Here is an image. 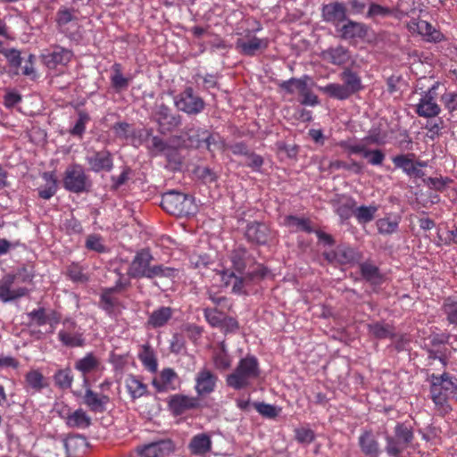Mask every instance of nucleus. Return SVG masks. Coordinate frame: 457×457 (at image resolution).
Segmentation results:
<instances>
[{
  "label": "nucleus",
  "mask_w": 457,
  "mask_h": 457,
  "mask_svg": "<svg viewBox=\"0 0 457 457\" xmlns=\"http://www.w3.org/2000/svg\"><path fill=\"white\" fill-rule=\"evenodd\" d=\"M112 84L116 89H124L129 86V79L125 78L120 72V65L114 64L113 74L111 78Z\"/></svg>",
  "instance_id": "obj_47"
},
{
  "label": "nucleus",
  "mask_w": 457,
  "mask_h": 457,
  "mask_svg": "<svg viewBox=\"0 0 457 457\" xmlns=\"http://www.w3.org/2000/svg\"><path fill=\"white\" fill-rule=\"evenodd\" d=\"M152 260L153 256L148 250L137 252L128 270L129 276L134 278H146Z\"/></svg>",
  "instance_id": "obj_11"
},
{
  "label": "nucleus",
  "mask_w": 457,
  "mask_h": 457,
  "mask_svg": "<svg viewBox=\"0 0 457 457\" xmlns=\"http://www.w3.org/2000/svg\"><path fill=\"white\" fill-rule=\"evenodd\" d=\"M246 251L243 248H238L233 251L231 254V263L234 269V272L237 273V275L246 274Z\"/></svg>",
  "instance_id": "obj_38"
},
{
  "label": "nucleus",
  "mask_w": 457,
  "mask_h": 457,
  "mask_svg": "<svg viewBox=\"0 0 457 457\" xmlns=\"http://www.w3.org/2000/svg\"><path fill=\"white\" fill-rule=\"evenodd\" d=\"M295 438L299 443L310 444L314 440V432L307 428H299L295 430Z\"/></svg>",
  "instance_id": "obj_55"
},
{
  "label": "nucleus",
  "mask_w": 457,
  "mask_h": 457,
  "mask_svg": "<svg viewBox=\"0 0 457 457\" xmlns=\"http://www.w3.org/2000/svg\"><path fill=\"white\" fill-rule=\"evenodd\" d=\"M100 366V360L92 353H87L75 363L76 370L80 371L84 375V378H87V374L98 370Z\"/></svg>",
  "instance_id": "obj_29"
},
{
  "label": "nucleus",
  "mask_w": 457,
  "mask_h": 457,
  "mask_svg": "<svg viewBox=\"0 0 457 457\" xmlns=\"http://www.w3.org/2000/svg\"><path fill=\"white\" fill-rule=\"evenodd\" d=\"M62 328L58 332L59 341L67 347H79L84 345L83 333L72 320L66 319Z\"/></svg>",
  "instance_id": "obj_7"
},
{
  "label": "nucleus",
  "mask_w": 457,
  "mask_h": 457,
  "mask_svg": "<svg viewBox=\"0 0 457 457\" xmlns=\"http://www.w3.org/2000/svg\"><path fill=\"white\" fill-rule=\"evenodd\" d=\"M63 185L71 192L80 193L87 190L90 187V181L83 168L79 164H73L65 170Z\"/></svg>",
  "instance_id": "obj_6"
},
{
  "label": "nucleus",
  "mask_w": 457,
  "mask_h": 457,
  "mask_svg": "<svg viewBox=\"0 0 457 457\" xmlns=\"http://www.w3.org/2000/svg\"><path fill=\"white\" fill-rule=\"evenodd\" d=\"M219 328H220L224 333H233L237 330L238 323L231 317H224Z\"/></svg>",
  "instance_id": "obj_63"
},
{
  "label": "nucleus",
  "mask_w": 457,
  "mask_h": 457,
  "mask_svg": "<svg viewBox=\"0 0 457 457\" xmlns=\"http://www.w3.org/2000/svg\"><path fill=\"white\" fill-rule=\"evenodd\" d=\"M176 273L177 270L175 269L164 265H154L150 266L146 278H173L175 277Z\"/></svg>",
  "instance_id": "obj_43"
},
{
  "label": "nucleus",
  "mask_w": 457,
  "mask_h": 457,
  "mask_svg": "<svg viewBox=\"0 0 457 457\" xmlns=\"http://www.w3.org/2000/svg\"><path fill=\"white\" fill-rule=\"evenodd\" d=\"M75 18L73 12L67 8L61 9L57 13V23L60 27H64Z\"/></svg>",
  "instance_id": "obj_60"
},
{
  "label": "nucleus",
  "mask_w": 457,
  "mask_h": 457,
  "mask_svg": "<svg viewBox=\"0 0 457 457\" xmlns=\"http://www.w3.org/2000/svg\"><path fill=\"white\" fill-rule=\"evenodd\" d=\"M369 329L370 332L378 338H386L393 334L389 326L378 322L369 325Z\"/></svg>",
  "instance_id": "obj_49"
},
{
  "label": "nucleus",
  "mask_w": 457,
  "mask_h": 457,
  "mask_svg": "<svg viewBox=\"0 0 457 457\" xmlns=\"http://www.w3.org/2000/svg\"><path fill=\"white\" fill-rule=\"evenodd\" d=\"M204 317L211 326L218 328L224 319L223 314L218 312L216 309H205Z\"/></svg>",
  "instance_id": "obj_54"
},
{
  "label": "nucleus",
  "mask_w": 457,
  "mask_h": 457,
  "mask_svg": "<svg viewBox=\"0 0 457 457\" xmlns=\"http://www.w3.org/2000/svg\"><path fill=\"white\" fill-rule=\"evenodd\" d=\"M4 55L11 66L18 68L21 64V53L15 49L4 51Z\"/></svg>",
  "instance_id": "obj_61"
},
{
  "label": "nucleus",
  "mask_w": 457,
  "mask_h": 457,
  "mask_svg": "<svg viewBox=\"0 0 457 457\" xmlns=\"http://www.w3.org/2000/svg\"><path fill=\"white\" fill-rule=\"evenodd\" d=\"M25 381L27 386L35 392H39L46 386L43 374L37 370L29 371L25 376Z\"/></svg>",
  "instance_id": "obj_37"
},
{
  "label": "nucleus",
  "mask_w": 457,
  "mask_h": 457,
  "mask_svg": "<svg viewBox=\"0 0 457 457\" xmlns=\"http://www.w3.org/2000/svg\"><path fill=\"white\" fill-rule=\"evenodd\" d=\"M377 212L378 207L376 205H362L356 208L354 211V216L360 223H368L374 219Z\"/></svg>",
  "instance_id": "obj_40"
},
{
  "label": "nucleus",
  "mask_w": 457,
  "mask_h": 457,
  "mask_svg": "<svg viewBox=\"0 0 457 457\" xmlns=\"http://www.w3.org/2000/svg\"><path fill=\"white\" fill-rule=\"evenodd\" d=\"M174 451L173 442L170 439L153 442L139 449L143 457H164Z\"/></svg>",
  "instance_id": "obj_19"
},
{
  "label": "nucleus",
  "mask_w": 457,
  "mask_h": 457,
  "mask_svg": "<svg viewBox=\"0 0 457 457\" xmlns=\"http://www.w3.org/2000/svg\"><path fill=\"white\" fill-rule=\"evenodd\" d=\"M245 236L252 242L264 245L270 237V230L266 224L254 222L247 226Z\"/></svg>",
  "instance_id": "obj_24"
},
{
  "label": "nucleus",
  "mask_w": 457,
  "mask_h": 457,
  "mask_svg": "<svg viewBox=\"0 0 457 457\" xmlns=\"http://www.w3.org/2000/svg\"><path fill=\"white\" fill-rule=\"evenodd\" d=\"M66 423L71 428H86L91 423V418L82 409H78L66 418Z\"/></svg>",
  "instance_id": "obj_33"
},
{
  "label": "nucleus",
  "mask_w": 457,
  "mask_h": 457,
  "mask_svg": "<svg viewBox=\"0 0 457 457\" xmlns=\"http://www.w3.org/2000/svg\"><path fill=\"white\" fill-rule=\"evenodd\" d=\"M44 63L49 69H54L58 65H66L72 58V53L63 47L56 46L53 51L42 55Z\"/></svg>",
  "instance_id": "obj_21"
},
{
  "label": "nucleus",
  "mask_w": 457,
  "mask_h": 457,
  "mask_svg": "<svg viewBox=\"0 0 457 457\" xmlns=\"http://www.w3.org/2000/svg\"><path fill=\"white\" fill-rule=\"evenodd\" d=\"M395 436L398 441L403 443V445H407L412 439V432L411 430L403 424H398L395 427Z\"/></svg>",
  "instance_id": "obj_53"
},
{
  "label": "nucleus",
  "mask_w": 457,
  "mask_h": 457,
  "mask_svg": "<svg viewBox=\"0 0 457 457\" xmlns=\"http://www.w3.org/2000/svg\"><path fill=\"white\" fill-rule=\"evenodd\" d=\"M340 32L344 38L351 39L364 37L366 30L362 24L349 21L341 28Z\"/></svg>",
  "instance_id": "obj_36"
},
{
  "label": "nucleus",
  "mask_w": 457,
  "mask_h": 457,
  "mask_svg": "<svg viewBox=\"0 0 457 457\" xmlns=\"http://www.w3.org/2000/svg\"><path fill=\"white\" fill-rule=\"evenodd\" d=\"M395 166L401 169L409 177L421 178L423 172L420 170L426 167V162L414 161L413 154H400L392 159Z\"/></svg>",
  "instance_id": "obj_12"
},
{
  "label": "nucleus",
  "mask_w": 457,
  "mask_h": 457,
  "mask_svg": "<svg viewBox=\"0 0 457 457\" xmlns=\"http://www.w3.org/2000/svg\"><path fill=\"white\" fill-rule=\"evenodd\" d=\"M217 377L209 370L203 369L195 376V389L198 395H209L214 391Z\"/></svg>",
  "instance_id": "obj_20"
},
{
  "label": "nucleus",
  "mask_w": 457,
  "mask_h": 457,
  "mask_svg": "<svg viewBox=\"0 0 457 457\" xmlns=\"http://www.w3.org/2000/svg\"><path fill=\"white\" fill-rule=\"evenodd\" d=\"M322 16L324 21L337 25L346 19V9L343 4L331 3L323 6Z\"/></svg>",
  "instance_id": "obj_25"
},
{
  "label": "nucleus",
  "mask_w": 457,
  "mask_h": 457,
  "mask_svg": "<svg viewBox=\"0 0 457 457\" xmlns=\"http://www.w3.org/2000/svg\"><path fill=\"white\" fill-rule=\"evenodd\" d=\"M115 290V287L106 288L101 295V306L106 312H112L116 303V300L112 296Z\"/></svg>",
  "instance_id": "obj_48"
},
{
  "label": "nucleus",
  "mask_w": 457,
  "mask_h": 457,
  "mask_svg": "<svg viewBox=\"0 0 457 457\" xmlns=\"http://www.w3.org/2000/svg\"><path fill=\"white\" fill-rule=\"evenodd\" d=\"M341 77L345 82L344 86L345 87L350 96L360 91L362 88L361 80L360 77L352 71L345 70L342 73Z\"/></svg>",
  "instance_id": "obj_35"
},
{
  "label": "nucleus",
  "mask_w": 457,
  "mask_h": 457,
  "mask_svg": "<svg viewBox=\"0 0 457 457\" xmlns=\"http://www.w3.org/2000/svg\"><path fill=\"white\" fill-rule=\"evenodd\" d=\"M269 46L268 38H260L255 36H248L238 38L236 47L245 55L253 56L258 52L265 50Z\"/></svg>",
  "instance_id": "obj_16"
},
{
  "label": "nucleus",
  "mask_w": 457,
  "mask_h": 457,
  "mask_svg": "<svg viewBox=\"0 0 457 457\" xmlns=\"http://www.w3.org/2000/svg\"><path fill=\"white\" fill-rule=\"evenodd\" d=\"M441 100L444 103L445 108L449 112H453L457 110V93H445L442 96Z\"/></svg>",
  "instance_id": "obj_58"
},
{
  "label": "nucleus",
  "mask_w": 457,
  "mask_h": 457,
  "mask_svg": "<svg viewBox=\"0 0 457 457\" xmlns=\"http://www.w3.org/2000/svg\"><path fill=\"white\" fill-rule=\"evenodd\" d=\"M319 89L330 97L339 100H345L350 96L345 87L341 84L330 83L324 87H320Z\"/></svg>",
  "instance_id": "obj_39"
},
{
  "label": "nucleus",
  "mask_w": 457,
  "mask_h": 457,
  "mask_svg": "<svg viewBox=\"0 0 457 457\" xmlns=\"http://www.w3.org/2000/svg\"><path fill=\"white\" fill-rule=\"evenodd\" d=\"M169 408L176 415H180L187 410L195 408L197 400L183 395H174L170 397Z\"/></svg>",
  "instance_id": "obj_23"
},
{
  "label": "nucleus",
  "mask_w": 457,
  "mask_h": 457,
  "mask_svg": "<svg viewBox=\"0 0 457 457\" xmlns=\"http://www.w3.org/2000/svg\"><path fill=\"white\" fill-rule=\"evenodd\" d=\"M341 147L347 150L349 154H360L362 155L366 145L364 143H353L351 141H341L338 144Z\"/></svg>",
  "instance_id": "obj_57"
},
{
  "label": "nucleus",
  "mask_w": 457,
  "mask_h": 457,
  "mask_svg": "<svg viewBox=\"0 0 457 457\" xmlns=\"http://www.w3.org/2000/svg\"><path fill=\"white\" fill-rule=\"evenodd\" d=\"M362 156L367 158L369 162L372 165H380L385 159V154L381 150H370L367 148V146L364 149Z\"/></svg>",
  "instance_id": "obj_51"
},
{
  "label": "nucleus",
  "mask_w": 457,
  "mask_h": 457,
  "mask_svg": "<svg viewBox=\"0 0 457 457\" xmlns=\"http://www.w3.org/2000/svg\"><path fill=\"white\" fill-rule=\"evenodd\" d=\"M325 258L333 263L352 264L360 260V253L347 245H338L336 250L324 253Z\"/></svg>",
  "instance_id": "obj_15"
},
{
  "label": "nucleus",
  "mask_w": 457,
  "mask_h": 457,
  "mask_svg": "<svg viewBox=\"0 0 457 457\" xmlns=\"http://www.w3.org/2000/svg\"><path fill=\"white\" fill-rule=\"evenodd\" d=\"M321 58L333 65H345L351 61V54L347 48L337 46L321 52Z\"/></svg>",
  "instance_id": "obj_22"
},
{
  "label": "nucleus",
  "mask_w": 457,
  "mask_h": 457,
  "mask_svg": "<svg viewBox=\"0 0 457 457\" xmlns=\"http://www.w3.org/2000/svg\"><path fill=\"white\" fill-rule=\"evenodd\" d=\"M231 358L225 349V345H221L220 350L215 353L213 356L215 368L220 370H228L231 365Z\"/></svg>",
  "instance_id": "obj_42"
},
{
  "label": "nucleus",
  "mask_w": 457,
  "mask_h": 457,
  "mask_svg": "<svg viewBox=\"0 0 457 457\" xmlns=\"http://www.w3.org/2000/svg\"><path fill=\"white\" fill-rule=\"evenodd\" d=\"M172 316V309L162 306L154 310L148 318V326L156 328L164 326Z\"/></svg>",
  "instance_id": "obj_28"
},
{
  "label": "nucleus",
  "mask_w": 457,
  "mask_h": 457,
  "mask_svg": "<svg viewBox=\"0 0 457 457\" xmlns=\"http://www.w3.org/2000/svg\"><path fill=\"white\" fill-rule=\"evenodd\" d=\"M86 247L88 250L97 253H104L106 251V247L103 244V239L98 235H89L86 240Z\"/></svg>",
  "instance_id": "obj_50"
},
{
  "label": "nucleus",
  "mask_w": 457,
  "mask_h": 457,
  "mask_svg": "<svg viewBox=\"0 0 457 457\" xmlns=\"http://www.w3.org/2000/svg\"><path fill=\"white\" fill-rule=\"evenodd\" d=\"M220 275L226 287L232 286V292L241 295L245 293V285L253 278L254 272L247 271L246 274L237 275L234 271L224 270Z\"/></svg>",
  "instance_id": "obj_13"
},
{
  "label": "nucleus",
  "mask_w": 457,
  "mask_h": 457,
  "mask_svg": "<svg viewBox=\"0 0 457 457\" xmlns=\"http://www.w3.org/2000/svg\"><path fill=\"white\" fill-rule=\"evenodd\" d=\"M152 385L158 393L175 391L180 386V379L171 368H164L153 378Z\"/></svg>",
  "instance_id": "obj_10"
},
{
  "label": "nucleus",
  "mask_w": 457,
  "mask_h": 457,
  "mask_svg": "<svg viewBox=\"0 0 457 457\" xmlns=\"http://www.w3.org/2000/svg\"><path fill=\"white\" fill-rule=\"evenodd\" d=\"M361 271L362 276L369 281L372 283H378L380 280V276L378 272V269L373 264L364 262L361 265Z\"/></svg>",
  "instance_id": "obj_46"
},
{
  "label": "nucleus",
  "mask_w": 457,
  "mask_h": 457,
  "mask_svg": "<svg viewBox=\"0 0 457 457\" xmlns=\"http://www.w3.org/2000/svg\"><path fill=\"white\" fill-rule=\"evenodd\" d=\"M406 445H403L397 439L387 438L386 452L392 456H397L404 448Z\"/></svg>",
  "instance_id": "obj_59"
},
{
  "label": "nucleus",
  "mask_w": 457,
  "mask_h": 457,
  "mask_svg": "<svg viewBox=\"0 0 457 457\" xmlns=\"http://www.w3.org/2000/svg\"><path fill=\"white\" fill-rule=\"evenodd\" d=\"M392 13V11L390 8L378 4H371L369 7V11L367 13V16L369 18H384L387 17Z\"/></svg>",
  "instance_id": "obj_52"
},
{
  "label": "nucleus",
  "mask_w": 457,
  "mask_h": 457,
  "mask_svg": "<svg viewBox=\"0 0 457 457\" xmlns=\"http://www.w3.org/2000/svg\"><path fill=\"white\" fill-rule=\"evenodd\" d=\"M408 28L412 32H417L428 42H440L444 35L435 29L430 23L423 20H412L408 23Z\"/></svg>",
  "instance_id": "obj_17"
},
{
  "label": "nucleus",
  "mask_w": 457,
  "mask_h": 457,
  "mask_svg": "<svg viewBox=\"0 0 457 457\" xmlns=\"http://www.w3.org/2000/svg\"><path fill=\"white\" fill-rule=\"evenodd\" d=\"M83 386L85 393L82 396L83 403L94 412H104L108 403H110V396L104 392L97 393L94 391L88 382L87 378H83Z\"/></svg>",
  "instance_id": "obj_8"
},
{
  "label": "nucleus",
  "mask_w": 457,
  "mask_h": 457,
  "mask_svg": "<svg viewBox=\"0 0 457 457\" xmlns=\"http://www.w3.org/2000/svg\"><path fill=\"white\" fill-rule=\"evenodd\" d=\"M161 204L167 212L178 216L189 215L195 210L193 198L177 191L163 194Z\"/></svg>",
  "instance_id": "obj_4"
},
{
  "label": "nucleus",
  "mask_w": 457,
  "mask_h": 457,
  "mask_svg": "<svg viewBox=\"0 0 457 457\" xmlns=\"http://www.w3.org/2000/svg\"><path fill=\"white\" fill-rule=\"evenodd\" d=\"M260 376L259 362L255 356L246 355L242 358L234 371L227 376L228 386L240 390L251 386L252 382Z\"/></svg>",
  "instance_id": "obj_2"
},
{
  "label": "nucleus",
  "mask_w": 457,
  "mask_h": 457,
  "mask_svg": "<svg viewBox=\"0 0 457 457\" xmlns=\"http://www.w3.org/2000/svg\"><path fill=\"white\" fill-rule=\"evenodd\" d=\"M256 409L262 415L268 418H274L278 415V410L275 406L267 403L256 404Z\"/></svg>",
  "instance_id": "obj_64"
},
{
  "label": "nucleus",
  "mask_w": 457,
  "mask_h": 457,
  "mask_svg": "<svg viewBox=\"0 0 457 457\" xmlns=\"http://www.w3.org/2000/svg\"><path fill=\"white\" fill-rule=\"evenodd\" d=\"M126 389L132 399L140 398L147 394V386L137 376L128 375L125 378Z\"/></svg>",
  "instance_id": "obj_27"
},
{
  "label": "nucleus",
  "mask_w": 457,
  "mask_h": 457,
  "mask_svg": "<svg viewBox=\"0 0 457 457\" xmlns=\"http://www.w3.org/2000/svg\"><path fill=\"white\" fill-rule=\"evenodd\" d=\"M189 261L191 265L197 269L206 267L211 263V258L206 253H193Z\"/></svg>",
  "instance_id": "obj_56"
},
{
  "label": "nucleus",
  "mask_w": 457,
  "mask_h": 457,
  "mask_svg": "<svg viewBox=\"0 0 457 457\" xmlns=\"http://www.w3.org/2000/svg\"><path fill=\"white\" fill-rule=\"evenodd\" d=\"M192 454L204 455L212 449L211 436L205 433H200L194 436L188 445Z\"/></svg>",
  "instance_id": "obj_26"
},
{
  "label": "nucleus",
  "mask_w": 457,
  "mask_h": 457,
  "mask_svg": "<svg viewBox=\"0 0 457 457\" xmlns=\"http://www.w3.org/2000/svg\"><path fill=\"white\" fill-rule=\"evenodd\" d=\"M442 308L448 322L457 326V301L450 297L446 298Z\"/></svg>",
  "instance_id": "obj_45"
},
{
  "label": "nucleus",
  "mask_w": 457,
  "mask_h": 457,
  "mask_svg": "<svg viewBox=\"0 0 457 457\" xmlns=\"http://www.w3.org/2000/svg\"><path fill=\"white\" fill-rule=\"evenodd\" d=\"M400 223V217L389 214L378 219L376 222L378 231L383 235H389L395 232Z\"/></svg>",
  "instance_id": "obj_32"
},
{
  "label": "nucleus",
  "mask_w": 457,
  "mask_h": 457,
  "mask_svg": "<svg viewBox=\"0 0 457 457\" xmlns=\"http://www.w3.org/2000/svg\"><path fill=\"white\" fill-rule=\"evenodd\" d=\"M54 378L55 385L62 389L70 388L73 381V376L70 369L58 370L54 374Z\"/></svg>",
  "instance_id": "obj_44"
},
{
  "label": "nucleus",
  "mask_w": 457,
  "mask_h": 457,
  "mask_svg": "<svg viewBox=\"0 0 457 457\" xmlns=\"http://www.w3.org/2000/svg\"><path fill=\"white\" fill-rule=\"evenodd\" d=\"M285 224L291 228H295V230L305 231L308 233L312 231L309 220L304 218L287 216L285 219Z\"/></svg>",
  "instance_id": "obj_41"
},
{
  "label": "nucleus",
  "mask_w": 457,
  "mask_h": 457,
  "mask_svg": "<svg viewBox=\"0 0 457 457\" xmlns=\"http://www.w3.org/2000/svg\"><path fill=\"white\" fill-rule=\"evenodd\" d=\"M154 118L162 133L170 132L180 124L179 117L172 114L170 110L163 104L156 107Z\"/></svg>",
  "instance_id": "obj_18"
},
{
  "label": "nucleus",
  "mask_w": 457,
  "mask_h": 457,
  "mask_svg": "<svg viewBox=\"0 0 457 457\" xmlns=\"http://www.w3.org/2000/svg\"><path fill=\"white\" fill-rule=\"evenodd\" d=\"M431 398L439 412L445 414L451 411L448 400L454 390L457 389V378L448 373L431 375L430 377Z\"/></svg>",
  "instance_id": "obj_1"
},
{
  "label": "nucleus",
  "mask_w": 457,
  "mask_h": 457,
  "mask_svg": "<svg viewBox=\"0 0 457 457\" xmlns=\"http://www.w3.org/2000/svg\"><path fill=\"white\" fill-rule=\"evenodd\" d=\"M25 271L22 270L14 275L8 274L0 280V300L2 302L8 303L28 294L29 290L26 287L14 286L16 281L30 282L32 280V275L22 274Z\"/></svg>",
  "instance_id": "obj_3"
},
{
  "label": "nucleus",
  "mask_w": 457,
  "mask_h": 457,
  "mask_svg": "<svg viewBox=\"0 0 457 457\" xmlns=\"http://www.w3.org/2000/svg\"><path fill=\"white\" fill-rule=\"evenodd\" d=\"M177 108L188 114H197L204 108V103L201 97L194 94L191 87L186 88L175 98Z\"/></svg>",
  "instance_id": "obj_9"
},
{
  "label": "nucleus",
  "mask_w": 457,
  "mask_h": 457,
  "mask_svg": "<svg viewBox=\"0 0 457 457\" xmlns=\"http://www.w3.org/2000/svg\"><path fill=\"white\" fill-rule=\"evenodd\" d=\"M86 161L95 172L110 171L113 166L112 155L107 150L99 152L88 150L86 154Z\"/></svg>",
  "instance_id": "obj_14"
},
{
  "label": "nucleus",
  "mask_w": 457,
  "mask_h": 457,
  "mask_svg": "<svg viewBox=\"0 0 457 457\" xmlns=\"http://www.w3.org/2000/svg\"><path fill=\"white\" fill-rule=\"evenodd\" d=\"M138 359L150 372L157 371L158 363L154 350L148 345H143L138 353Z\"/></svg>",
  "instance_id": "obj_30"
},
{
  "label": "nucleus",
  "mask_w": 457,
  "mask_h": 457,
  "mask_svg": "<svg viewBox=\"0 0 457 457\" xmlns=\"http://www.w3.org/2000/svg\"><path fill=\"white\" fill-rule=\"evenodd\" d=\"M309 79L310 78L307 76L301 79L293 78L288 80L283 81L280 87L288 93L293 94L295 91H297L302 96L303 93H306L308 89H310L308 87Z\"/></svg>",
  "instance_id": "obj_34"
},
{
  "label": "nucleus",
  "mask_w": 457,
  "mask_h": 457,
  "mask_svg": "<svg viewBox=\"0 0 457 457\" xmlns=\"http://www.w3.org/2000/svg\"><path fill=\"white\" fill-rule=\"evenodd\" d=\"M438 83H435L428 90L421 92L419 102L415 104V112L420 117L435 118L441 112L436 103Z\"/></svg>",
  "instance_id": "obj_5"
},
{
  "label": "nucleus",
  "mask_w": 457,
  "mask_h": 457,
  "mask_svg": "<svg viewBox=\"0 0 457 457\" xmlns=\"http://www.w3.org/2000/svg\"><path fill=\"white\" fill-rule=\"evenodd\" d=\"M29 315L31 321L37 326H43L47 323V316L46 315L45 310L42 308L32 311Z\"/></svg>",
  "instance_id": "obj_62"
},
{
  "label": "nucleus",
  "mask_w": 457,
  "mask_h": 457,
  "mask_svg": "<svg viewBox=\"0 0 457 457\" xmlns=\"http://www.w3.org/2000/svg\"><path fill=\"white\" fill-rule=\"evenodd\" d=\"M361 451L370 457H377L379 453L378 444L370 432H364L359 438Z\"/></svg>",
  "instance_id": "obj_31"
}]
</instances>
